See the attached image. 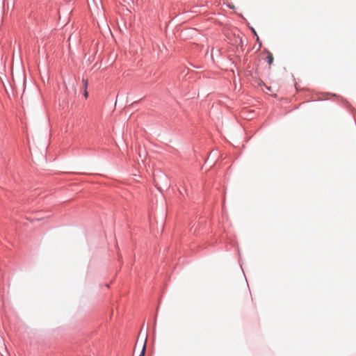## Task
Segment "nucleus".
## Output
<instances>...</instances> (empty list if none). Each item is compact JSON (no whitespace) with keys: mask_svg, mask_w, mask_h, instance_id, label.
<instances>
[{"mask_svg":"<svg viewBox=\"0 0 356 356\" xmlns=\"http://www.w3.org/2000/svg\"><path fill=\"white\" fill-rule=\"evenodd\" d=\"M267 61L269 65H271L273 62V54L271 53H269L268 54V56H267Z\"/></svg>","mask_w":356,"mask_h":356,"instance_id":"nucleus-1","label":"nucleus"},{"mask_svg":"<svg viewBox=\"0 0 356 356\" xmlns=\"http://www.w3.org/2000/svg\"><path fill=\"white\" fill-rule=\"evenodd\" d=\"M145 348H146V342L144 343V344L143 346V349H142L139 356H144L145 355Z\"/></svg>","mask_w":356,"mask_h":356,"instance_id":"nucleus-2","label":"nucleus"},{"mask_svg":"<svg viewBox=\"0 0 356 356\" xmlns=\"http://www.w3.org/2000/svg\"><path fill=\"white\" fill-rule=\"evenodd\" d=\"M85 96H86V97H87V96H88V92H85Z\"/></svg>","mask_w":356,"mask_h":356,"instance_id":"nucleus-3","label":"nucleus"}]
</instances>
